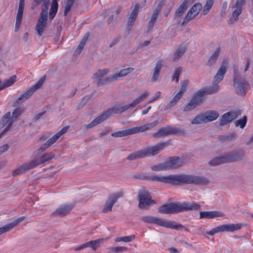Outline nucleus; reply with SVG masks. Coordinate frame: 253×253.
I'll use <instances>...</instances> for the list:
<instances>
[{
    "label": "nucleus",
    "mask_w": 253,
    "mask_h": 253,
    "mask_svg": "<svg viewBox=\"0 0 253 253\" xmlns=\"http://www.w3.org/2000/svg\"><path fill=\"white\" fill-rule=\"evenodd\" d=\"M139 179H147L152 181H160L172 185L181 184L206 185L209 183L208 179L204 176L189 174L169 175L166 176L158 175H146L138 174L134 176Z\"/></svg>",
    "instance_id": "obj_1"
},
{
    "label": "nucleus",
    "mask_w": 253,
    "mask_h": 253,
    "mask_svg": "<svg viewBox=\"0 0 253 253\" xmlns=\"http://www.w3.org/2000/svg\"><path fill=\"white\" fill-rule=\"evenodd\" d=\"M200 205L194 202H184L181 204L170 203L159 207L158 212L164 214H173L184 211L199 210Z\"/></svg>",
    "instance_id": "obj_2"
},
{
    "label": "nucleus",
    "mask_w": 253,
    "mask_h": 253,
    "mask_svg": "<svg viewBox=\"0 0 253 253\" xmlns=\"http://www.w3.org/2000/svg\"><path fill=\"white\" fill-rule=\"evenodd\" d=\"M54 157L55 154L53 152L44 153L40 157L34 159L30 162L21 165L12 171V175L15 176L23 174L27 171L53 159Z\"/></svg>",
    "instance_id": "obj_3"
},
{
    "label": "nucleus",
    "mask_w": 253,
    "mask_h": 253,
    "mask_svg": "<svg viewBox=\"0 0 253 253\" xmlns=\"http://www.w3.org/2000/svg\"><path fill=\"white\" fill-rule=\"evenodd\" d=\"M168 145L167 142H162L152 147H147L130 154L127 157L129 161H133L145 157H150L158 154Z\"/></svg>",
    "instance_id": "obj_4"
},
{
    "label": "nucleus",
    "mask_w": 253,
    "mask_h": 253,
    "mask_svg": "<svg viewBox=\"0 0 253 253\" xmlns=\"http://www.w3.org/2000/svg\"><path fill=\"white\" fill-rule=\"evenodd\" d=\"M233 85L236 93L241 96H245L250 88L249 84L239 74L236 66L233 67Z\"/></svg>",
    "instance_id": "obj_5"
},
{
    "label": "nucleus",
    "mask_w": 253,
    "mask_h": 253,
    "mask_svg": "<svg viewBox=\"0 0 253 253\" xmlns=\"http://www.w3.org/2000/svg\"><path fill=\"white\" fill-rule=\"evenodd\" d=\"M130 108L128 104L124 106L116 105L104 112L86 126V129L91 128L107 119L112 114H121Z\"/></svg>",
    "instance_id": "obj_6"
},
{
    "label": "nucleus",
    "mask_w": 253,
    "mask_h": 253,
    "mask_svg": "<svg viewBox=\"0 0 253 253\" xmlns=\"http://www.w3.org/2000/svg\"><path fill=\"white\" fill-rule=\"evenodd\" d=\"M140 219L145 223L155 224L168 228L177 229L180 227H184L181 224H176L174 221H168L167 219L151 215L143 216L141 217Z\"/></svg>",
    "instance_id": "obj_7"
},
{
    "label": "nucleus",
    "mask_w": 253,
    "mask_h": 253,
    "mask_svg": "<svg viewBox=\"0 0 253 253\" xmlns=\"http://www.w3.org/2000/svg\"><path fill=\"white\" fill-rule=\"evenodd\" d=\"M138 198L139 200L138 207L140 209L148 210L151 205L156 203L155 201L152 199L148 191L145 188H142L139 190Z\"/></svg>",
    "instance_id": "obj_8"
},
{
    "label": "nucleus",
    "mask_w": 253,
    "mask_h": 253,
    "mask_svg": "<svg viewBox=\"0 0 253 253\" xmlns=\"http://www.w3.org/2000/svg\"><path fill=\"white\" fill-rule=\"evenodd\" d=\"M45 79V76L42 77L38 83L34 86L31 87L29 89L22 94L16 100V103L18 104H21L26 100L29 99L37 89L41 88L42 85L44 80Z\"/></svg>",
    "instance_id": "obj_9"
},
{
    "label": "nucleus",
    "mask_w": 253,
    "mask_h": 253,
    "mask_svg": "<svg viewBox=\"0 0 253 253\" xmlns=\"http://www.w3.org/2000/svg\"><path fill=\"white\" fill-rule=\"evenodd\" d=\"M245 151L241 148L236 149L230 152L225 153L227 163L237 162L244 160Z\"/></svg>",
    "instance_id": "obj_10"
},
{
    "label": "nucleus",
    "mask_w": 253,
    "mask_h": 253,
    "mask_svg": "<svg viewBox=\"0 0 253 253\" xmlns=\"http://www.w3.org/2000/svg\"><path fill=\"white\" fill-rule=\"evenodd\" d=\"M109 71L108 69L99 70L93 74L94 82L96 83L97 86H100L107 82H110L108 81V77L106 78L105 80H103L104 76L108 74Z\"/></svg>",
    "instance_id": "obj_11"
},
{
    "label": "nucleus",
    "mask_w": 253,
    "mask_h": 253,
    "mask_svg": "<svg viewBox=\"0 0 253 253\" xmlns=\"http://www.w3.org/2000/svg\"><path fill=\"white\" fill-rule=\"evenodd\" d=\"M178 132L177 128L170 126L164 127L160 128L157 132L152 134L155 138L160 137L170 134H176Z\"/></svg>",
    "instance_id": "obj_12"
},
{
    "label": "nucleus",
    "mask_w": 253,
    "mask_h": 253,
    "mask_svg": "<svg viewBox=\"0 0 253 253\" xmlns=\"http://www.w3.org/2000/svg\"><path fill=\"white\" fill-rule=\"evenodd\" d=\"M182 159L178 157H170L165 162L167 169H177L182 166Z\"/></svg>",
    "instance_id": "obj_13"
},
{
    "label": "nucleus",
    "mask_w": 253,
    "mask_h": 253,
    "mask_svg": "<svg viewBox=\"0 0 253 253\" xmlns=\"http://www.w3.org/2000/svg\"><path fill=\"white\" fill-rule=\"evenodd\" d=\"M73 208V206L71 205H61L57 210L52 213L53 216H58L63 217L68 214Z\"/></svg>",
    "instance_id": "obj_14"
},
{
    "label": "nucleus",
    "mask_w": 253,
    "mask_h": 253,
    "mask_svg": "<svg viewBox=\"0 0 253 253\" xmlns=\"http://www.w3.org/2000/svg\"><path fill=\"white\" fill-rule=\"evenodd\" d=\"M47 17L40 15L35 27L38 35L41 37L47 26Z\"/></svg>",
    "instance_id": "obj_15"
},
{
    "label": "nucleus",
    "mask_w": 253,
    "mask_h": 253,
    "mask_svg": "<svg viewBox=\"0 0 253 253\" xmlns=\"http://www.w3.org/2000/svg\"><path fill=\"white\" fill-rule=\"evenodd\" d=\"M162 6L159 4L154 10L151 19H150L147 30V33L149 32L153 28L159 14L161 11Z\"/></svg>",
    "instance_id": "obj_16"
},
{
    "label": "nucleus",
    "mask_w": 253,
    "mask_h": 253,
    "mask_svg": "<svg viewBox=\"0 0 253 253\" xmlns=\"http://www.w3.org/2000/svg\"><path fill=\"white\" fill-rule=\"evenodd\" d=\"M139 8V4H136L132 10L130 16L129 17L127 23V26H126V29L130 31H131L132 29V27L134 23V22L137 17V14L138 13V10Z\"/></svg>",
    "instance_id": "obj_17"
},
{
    "label": "nucleus",
    "mask_w": 253,
    "mask_h": 253,
    "mask_svg": "<svg viewBox=\"0 0 253 253\" xmlns=\"http://www.w3.org/2000/svg\"><path fill=\"white\" fill-rule=\"evenodd\" d=\"M245 3V0H237L236 2L232 6V8H235L232 12V16L234 20L237 21L239 16L242 11V6Z\"/></svg>",
    "instance_id": "obj_18"
},
{
    "label": "nucleus",
    "mask_w": 253,
    "mask_h": 253,
    "mask_svg": "<svg viewBox=\"0 0 253 253\" xmlns=\"http://www.w3.org/2000/svg\"><path fill=\"white\" fill-rule=\"evenodd\" d=\"M159 122L156 120L152 123H148L140 126L133 127L135 133L143 132L147 130H151L153 128L155 127Z\"/></svg>",
    "instance_id": "obj_19"
},
{
    "label": "nucleus",
    "mask_w": 253,
    "mask_h": 253,
    "mask_svg": "<svg viewBox=\"0 0 253 253\" xmlns=\"http://www.w3.org/2000/svg\"><path fill=\"white\" fill-rule=\"evenodd\" d=\"M220 232H234L241 228L242 224H227L218 226Z\"/></svg>",
    "instance_id": "obj_20"
},
{
    "label": "nucleus",
    "mask_w": 253,
    "mask_h": 253,
    "mask_svg": "<svg viewBox=\"0 0 253 253\" xmlns=\"http://www.w3.org/2000/svg\"><path fill=\"white\" fill-rule=\"evenodd\" d=\"M224 214L218 211H201L200 212V218L211 219L216 217H222Z\"/></svg>",
    "instance_id": "obj_21"
},
{
    "label": "nucleus",
    "mask_w": 253,
    "mask_h": 253,
    "mask_svg": "<svg viewBox=\"0 0 253 253\" xmlns=\"http://www.w3.org/2000/svg\"><path fill=\"white\" fill-rule=\"evenodd\" d=\"M134 70V68L128 67L121 70L119 73H116L110 77L108 78V81L112 82L116 81L119 77H124L131 73Z\"/></svg>",
    "instance_id": "obj_22"
},
{
    "label": "nucleus",
    "mask_w": 253,
    "mask_h": 253,
    "mask_svg": "<svg viewBox=\"0 0 253 253\" xmlns=\"http://www.w3.org/2000/svg\"><path fill=\"white\" fill-rule=\"evenodd\" d=\"M191 3V0H184L177 9L175 11L174 19L181 17Z\"/></svg>",
    "instance_id": "obj_23"
},
{
    "label": "nucleus",
    "mask_w": 253,
    "mask_h": 253,
    "mask_svg": "<svg viewBox=\"0 0 253 253\" xmlns=\"http://www.w3.org/2000/svg\"><path fill=\"white\" fill-rule=\"evenodd\" d=\"M101 240H96L94 241H90L84 244L81 245L78 247L76 248L75 251H79L82 249H85L87 247L91 248L93 251H95L96 249L100 246Z\"/></svg>",
    "instance_id": "obj_24"
},
{
    "label": "nucleus",
    "mask_w": 253,
    "mask_h": 253,
    "mask_svg": "<svg viewBox=\"0 0 253 253\" xmlns=\"http://www.w3.org/2000/svg\"><path fill=\"white\" fill-rule=\"evenodd\" d=\"M25 218V216H21L15 220H14L12 222L7 224L5 225L4 226L2 227H0L1 230L2 234L5 232H7L11 230L13 228H14L15 226H16L19 223L22 221Z\"/></svg>",
    "instance_id": "obj_25"
},
{
    "label": "nucleus",
    "mask_w": 253,
    "mask_h": 253,
    "mask_svg": "<svg viewBox=\"0 0 253 253\" xmlns=\"http://www.w3.org/2000/svg\"><path fill=\"white\" fill-rule=\"evenodd\" d=\"M163 61L159 60L156 62V66L153 70V76L151 78V82L154 83L157 81L160 74V71L163 67Z\"/></svg>",
    "instance_id": "obj_26"
},
{
    "label": "nucleus",
    "mask_w": 253,
    "mask_h": 253,
    "mask_svg": "<svg viewBox=\"0 0 253 253\" xmlns=\"http://www.w3.org/2000/svg\"><path fill=\"white\" fill-rule=\"evenodd\" d=\"M226 71L227 69L226 66L222 65L219 69L217 71L216 74L214 77L213 82L218 84V83L223 80Z\"/></svg>",
    "instance_id": "obj_27"
},
{
    "label": "nucleus",
    "mask_w": 253,
    "mask_h": 253,
    "mask_svg": "<svg viewBox=\"0 0 253 253\" xmlns=\"http://www.w3.org/2000/svg\"><path fill=\"white\" fill-rule=\"evenodd\" d=\"M69 129L68 126L62 128L60 131L55 134L51 138L47 140V142L51 146L54 144L63 134L65 133Z\"/></svg>",
    "instance_id": "obj_28"
},
{
    "label": "nucleus",
    "mask_w": 253,
    "mask_h": 253,
    "mask_svg": "<svg viewBox=\"0 0 253 253\" xmlns=\"http://www.w3.org/2000/svg\"><path fill=\"white\" fill-rule=\"evenodd\" d=\"M225 163H228L225 154L212 159L209 164L211 166H216Z\"/></svg>",
    "instance_id": "obj_29"
},
{
    "label": "nucleus",
    "mask_w": 253,
    "mask_h": 253,
    "mask_svg": "<svg viewBox=\"0 0 253 253\" xmlns=\"http://www.w3.org/2000/svg\"><path fill=\"white\" fill-rule=\"evenodd\" d=\"M205 122L215 120L219 117V113L214 110H211L203 113Z\"/></svg>",
    "instance_id": "obj_30"
},
{
    "label": "nucleus",
    "mask_w": 253,
    "mask_h": 253,
    "mask_svg": "<svg viewBox=\"0 0 253 253\" xmlns=\"http://www.w3.org/2000/svg\"><path fill=\"white\" fill-rule=\"evenodd\" d=\"M16 76L13 75L7 80L0 81V90L11 86L16 81Z\"/></svg>",
    "instance_id": "obj_31"
},
{
    "label": "nucleus",
    "mask_w": 253,
    "mask_h": 253,
    "mask_svg": "<svg viewBox=\"0 0 253 253\" xmlns=\"http://www.w3.org/2000/svg\"><path fill=\"white\" fill-rule=\"evenodd\" d=\"M133 134H135V132L134 128L133 127L124 130L114 132L111 134V135L115 137H120L127 135H132Z\"/></svg>",
    "instance_id": "obj_32"
},
{
    "label": "nucleus",
    "mask_w": 253,
    "mask_h": 253,
    "mask_svg": "<svg viewBox=\"0 0 253 253\" xmlns=\"http://www.w3.org/2000/svg\"><path fill=\"white\" fill-rule=\"evenodd\" d=\"M205 95V92L201 89L198 90L195 94L191 100L197 106L199 105L203 101V97Z\"/></svg>",
    "instance_id": "obj_33"
},
{
    "label": "nucleus",
    "mask_w": 253,
    "mask_h": 253,
    "mask_svg": "<svg viewBox=\"0 0 253 253\" xmlns=\"http://www.w3.org/2000/svg\"><path fill=\"white\" fill-rule=\"evenodd\" d=\"M219 89V85L218 84L213 82L211 86L207 87L201 89V90L205 92V95H206L215 93L218 91Z\"/></svg>",
    "instance_id": "obj_34"
},
{
    "label": "nucleus",
    "mask_w": 253,
    "mask_h": 253,
    "mask_svg": "<svg viewBox=\"0 0 253 253\" xmlns=\"http://www.w3.org/2000/svg\"><path fill=\"white\" fill-rule=\"evenodd\" d=\"M220 49L219 47H218L209 58L207 63V65L209 66L213 65L216 63V60L220 54Z\"/></svg>",
    "instance_id": "obj_35"
},
{
    "label": "nucleus",
    "mask_w": 253,
    "mask_h": 253,
    "mask_svg": "<svg viewBox=\"0 0 253 253\" xmlns=\"http://www.w3.org/2000/svg\"><path fill=\"white\" fill-rule=\"evenodd\" d=\"M149 95V93L148 91L144 92L142 95L134 99L131 103L128 104L129 107L130 108L135 106L137 104L141 102L146 98H147Z\"/></svg>",
    "instance_id": "obj_36"
},
{
    "label": "nucleus",
    "mask_w": 253,
    "mask_h": 253,
    "mask_svg": "<svg viewBox=\"0 0 253 253\" xmlns=\"http://www.w3.org/2000/svg\"><path fill=\"white\" fill-rule=\"evenodd\" d=\"M186 48L183 46H179L173 55L174 61L178 60L185 52Z\"/></svg>",
    "instance_id": "obj_37"
},
{
    "label": "nucleus",
    "mask_w": 253,
    "mask_h": 253,
    "mask_svg": "<svg viewBox=\"0 0 253 253\" xmlns=\"http://www.w3.org/2000/svg\"><path fill=\"white\" fill-rule=\"evenodd\" d=\"M116 203L110 196L106 202L105 205L103 209V212L106 213L109 211H111L112 208L114 204Z\"/></svg>",
    "instance_id": "obj_38"
},
{
    "label": "nucleus",
    "mask_w": 253,
    "mask_h": 253,
    "mask_svg": "<svg viewBox=\"0 0 253 253\" xmlns=\"http://www.w3.org/2000/svg\"><path fill=\"white\" fill-rule=\"evenodd\" d=\"M197 15L191 10H189L187 14L183 19V22L181 24V26H183L185 24L187 23L189 21L194 19Z\"/></svg>",
    "instance_id": "obj_39"
},
{
    "label": "nucleus",
    "mask_w": 253,
    "mask_h": 253,
    "mask_svg": "<svg viewBox=\"0 0 253 253\" xmlns=\"http://www.w3.org/2000/svg\"><path fill=\"white\" fill-rule=\"evenodd\" d=\"M88 39V36L85 35L82 41H81L80 44H79L77 49L75 51V54H79L82 52V50L84 48V46L86 42Z\"/></svg>",
    "instance_id": "obj_40"
},
{
    "label": "nucleus",
    "mask_w": 253,
    "mask_h": 253,
    "mask_svg": "<svg viewBox=\"0 0 253 253\" xmlns=\"http://www.w3.org/2000/svg\"><path fill=\"white\" fill-rule=\"evenodd\" d=\"M49 4V0H44L43 1V2L42 3V10L40 13V15L42 16L43 17H47V12Z\"/></svg>",
    "instance_id": "obj_41"
},
{
    "label": "nucleus",
    "mask_w": 253,
    "mask_h": 253,
    "mask_svg": "<svg viewBox=\"0 0 253 253\" xmlns=\"http://www.w3.org/2000/svg\"><path fill=\"white\" fill-rule=\"evenodd\" d=\"M135 236L134 235H131L129 236H124V237H119L115 239V241L117 242H130L134 240Z\"/></svg>",
    "instance_id": "obj_42"
},
{
    "label": "nucleus",
    "mask_w": 253,
    "mask_h": 253,
    "mask_svg": "<svg viewBox=\"0 0 253 253\" xmlns=\"http://www.w3.org/2000/svg\"><path fill=\"white\" fill-rule=\"evenodd\" d=\"M214 3V0H207L202 11L203 15L207 14Z\"/></svg>",
    "instance_id": "obj_43"
},
{
    "label": "nucleus",
    "mask_w": 253,
    "mask_h": 253,
    "mask_svg": "<svg viewBox=\"0 0 253 253\" xmlns=\"http://www.w3.org/2000/svg\"><path fill=\"white\" fill-rule=\"evenodd\" d=\"M203 123H205L203 113L197 116L191 121V124L195 125L201 124Z\"/></svg>",
    "instance_id": "obj_44"
},
{
    "label": "nucleus",
    "mask_w": 253,
    "mask_h": 253,
    "mask_svg": "<svg viewBox=\"0 0 253 253\" xmlns=\"http://www.w3.org/2000/svg\"><path fill=\"white\" fill-rule=\"evenodd\" d=\"M182 96L180 93L177 92L168 104V108H170L175 105Z\"/></svg>",
    "instance_id": "obj_45"
},
{
    "label": "nucleus",
    "mask_w": 253,
    "mask_h": 253,
    "mask_svg": "<svg viewBox=\"0 0 253 253\" xmlns=\"http://www.w3.org/2000/svg\"><path fill=\"white\" fill-rule=\"evenodd\" d=\"M182 68L181 67H178L176 68L172 76V80L175 81L176 83H178L179 77L182 73Z\"/></svg>",
    "instance_id": "obj_46"
},
{
    "label": "nucleus",
    "mask_w": 253,
    "mask_h": 253,
    "mask_svg": "<svg viewBox=\"0 0 253 253\" xmlns=\"http://www.w3.org/2000/svg\"><path fill=\"white\" fill-rule=\"evenodd\" d=\"M247 122V117L244 116L241 119L236 121L235 122V125L236 126H240V128H243L246 126Z\"/></svg>",
    "instance_id": "obj_47"
},
{
    "label": "nucleus",
    "mask_w": 253,
    "mask_h": 253,
    "mask_svg": "<svg viewBox=\"0 0 253 253\" xmlns=\"http://www.w3.org/2000/svg\"><path fill=\"white\" fill-rule=\"evenodd\" d=\"M227 113L229 114V119L230 123L233 120L236 119L239 115L241 114V112L240 110L238 111H232L227 112Z\"/></svg>",
    "instance_id": "obj_48"
},
{
    "label": "nucleus",
    "mask_w": 253,
    "mask_h": 253,
    "mask_svg": "<svg viewBox=\"0 0 253 253\" xmlns=\"http://www.w3.org/2000/svg\"><path fill=\"white\" fill-rule=\"evenodd\" d=\"M229 113H225L224 114L221 118L219 120V125L220 126H223L226 125L230 123L229 119L228 118Z\"/></svg>",
    "instance_id": "obj_49"
},
{
    "label": "nucleus",
    "mask_w": 253,
    "mask_h": 253,
    "mask_svg": "<svg viewBox=\"0 0 253 253\" xmlns=\"http://www.w3.org/2000/svg\"><path fill=\"white\" fill-rule=\"evenodd\" d=\"M58 5H51L49 10V17L50 20L53 19L58 10Z\"/></svg>",
    "instance_id": "obj_50"
},
{
    "label": "nucleus",
    "mask_w": 253,
    "mask_h": 253,
    "mask_svg": "<svg viewBox=\"0 0 253 253\" xmlns=\"http://www.w3.org/2000/svg\"><path fill=\"white\" fill-rule=\"evenodd\" d=\"M24 2H20L19 3V7L18 9V11L16 15V18L21 19H22L23 11L24 8Z\"/></svg>",
    "instance_id": "obj_51"
},
{
    "label": "nucleus",
    "mask_w": 253,
    "mask_h": 253,
    "mask_svg": "<svg viewBox=\"0 0 253 253\" xmlns=\"http://www.w3.org/2000/svg\"><path fill=\"white\" fill-rule=\"evenodd\" d=\"M151 169L156 171L167 170L165 162L158 165L152 166Z\"/></svg>",
    "instance_id": "obj_52"
},
{
    "label": "nucleus",
    "mask_w": 253,
    "mask_h": 253,
    "mask_svg": "<svg viewBox=\"0 0 253 253\" xmlns=\"http://www.w3.org/2000/svg\"><path fill=\"white\" fill-rule=\"evenodd\" d=\"M188 84H189V81L188 80H184L182 83V85H181L178 93H180V94L181 95H183L187 89V87L188 85Z\"/></svg>",
    "instance_id": "obj_53"
},
{
    "label": "nucleus",
    "mask_w": 253,
    "mask_h": 253,
    "mask_svg": "<svg viewBox=\"0 0 253 253\" xmlns=\"http://www.w3.org/2000/svg\"><path fill=\"white\" fill-rule=\"evenodd\" d=\"M202 5L201 3H197L194 4L189 10L192 12H194L196 14L198 15L201 11Z\"/></svg>",
    "instance_id": "obj_54"
},
{
    "label": "nucleus",
    "mask_w": 253,
    "mask_h": 253,
    "mask_svg": "<svg viewBox=\"0 0 253 253\" xmlns=\"http://www.w3.org/2000/svg\"><path fill=\"white\" fill-rule=\"evenodd\" d=\"M74 3V1L67 0V4L66 5L64 15L65 16L67 14V13L70 11L73 4Z\"/></svg>",
    "instance_id": "obj_55"
},
{
    "label": "nucleus",
    "mask_w": 253,
    "mask_h": 253,
    "mask_svg": "<svg viewBox=\"0 0 253 253\" xmlns=\"http://www.w3.org/2000/svg\"><path fill=\"white\" fill-rule=\"evenodd\" d=\"M22 109L21 108H17L14 110L12 112V119L13 120L16 119L22 113Z\"/></svg>",
    "instance_id": "obj_56"
},
{
    "label": "nucleus",
    "mask_w": 253,
    "mask_h": 253,
    "mask_svg": "<svg viewBox=\"0 0 253 253\" xmlns=\"http://www.w3.org/2000/svg\"><path fill=\"white\" fill-rule=\"evenodd\" d=\"M128 248L126 247H117L111 248V251L115 253L125 252L127 250Z\"/></svg>",
    "instance_id": "obj_57"
},
{
    "label": "nucleus",
    "mask_w": 253,
    "mask_h": 253,
    "mask_svg": "<svg viewBox=\"0 0 253 253\" xmlns=\"http://www.w3.org/2000/svg\"><path fill=\"white\" fill-rule=\"evenodd\" d=\"M219 137L220 139L222 140H235L237 137V135L234 133H232L228 135H221L219 136Z\"/></svg>",
    "instance_id": "obj_58"
},
{
    "label": "nucleus",
    "mask_w": 253,
    "mask_h": 253,
    "mask_svg": "<svg viewBox=\"0 0 253 253\" xmlns=\"http://www.w3.org/2000/svg\"><path fill=\"white\" fill-rule=\"evenodd\" d=\"M197 106L191 100L188 103V104L184 107V111H189L195 108Z\"/></svg>",
    "instance_id": "obj_59"
},
{
    "label": "nucleus",
    "mask_w": 253,
    "mask_h": 253,
    "mask_svg": "<svg viewBox=\"0 0 253 253\" xmlns=\"http://www.w3.org/2000/svg\"><path fill=\"white\" fill-rule=\"evenodd\" d=\"M50 146V145H49V144L48 143V142L47 141L45 143L42 144L41 146V147L37 149V151H38V153H40L43 152L44 151H45L47 148H48Z\"/></svg>",
    "instance_id": "obj_60"
},
{
    "label": "nucleus",
    "mask_w": 253,
    "mask_h": 253,
    "mask_svg": "<svg viewBox=\"0 0 253 253\" xmlns=\"http://www.w3.org/2000/svg\"><path fill=\"white\" fill-rule=\"evenodd\" d=\"M124 195V192L123 191H120L114 195L110 196V197L114 201H115L116 202H117L118 199L119 198L122 197Z\"/></svg>",
    "instance_id": "obj_61"
},
{
    "label": "nucleus",
    "mask_w": 253,
    "mask_h": 253,
    "mask_svg": "<svg viewBox=\"0 0 253 253\" xmlns=\"http://www.w3.org/2000/svg\"><path fill=\"white\" fill-rule=\"evenodd\" d=\"M220 232L218 226L215 228H213L212 230L209 231H206V233L208 235L212 236L215 233Z\"/></svg>",
    "instance_id": "obj_62"
},
{
    "label": "nucleus",
    "mask_w": 253,
    "mask_h": 253,
    "mask_svg": "<svg viewBox=\"0 0 253 253\" xmlns=\"http://www.w3.org/2000/svg\"><path fill=\"white\" fill-rule=\"evenodd\" d=\"M161 94V92L160 91H157L155 93V96L153 97L150 100H149V101L148 102V104L151 103L153 102L154 101H155V100H156L157 99H158L160 97Z\"/></svg>",
    "instance_id": "obj_63"
},
{
    "label": "nucleus",
    "mask_w": 253,
    "mask_h": 253,
    "mask_svg": "<svg viewBox=\"0 0 253 253\" xmlns=\"http://www.w3.org/2000/svg\"><path fill=\"white\" fill-rule=\"evenodd\" d=\"M11 114L10 112L6 113L2 118V121L7 123L10 120Z\"/></svg>",
    "instance_id": "obj_64"
}]
</instances>
